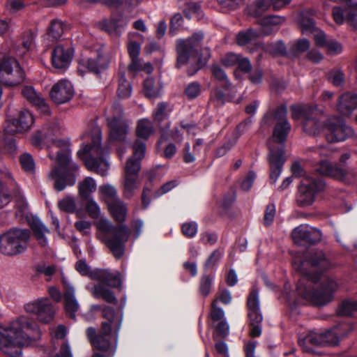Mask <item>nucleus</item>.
<instances>
[{"instance_id":"nucleus-1","label":"nucleus","mask_w":357,"mask_h":357,"mask_svg":"<svg viewBox=\"0 0 357 357\" xmlns=\"http://www.w3.org/2000/svg\"><path fill=\"white\" fill-rule=\"evenodd\" d=\"M294 270L302 275L296 285L298 294L306 301L315 306H323L331 302L337 282L332 278H326L320 289H315V284L321 280V273L331 267V262L321 250H312L304 259H294L292 262Z\"/></svg>"},{"instance_id":"nucleus-2","label":"nucleus","mask_w":357,"mask_h":357,"mask_svg":"<svg viewBox=\"0 0 357 357\" xmlns=\"http://www.w3.org/2000/svg\"><path fill=\"white\" fill-rule=\"evenodd\" d=\"M62 133L61 126L54 121L45 124L32 139V143L36 146L43 142L50 148L58 149L55 153L50 150L48 153L50 158L58 163V166L49 174V178L54 181V186L57 191H62L66 186L75 183V172L78 169V166L70 162L69 140L60 139Z\"/></svg>"},{"instance_id":"nucleus-3","label":"nucleus","mask_w":357,"mask_h":357,"mask_svg":"<svg viewBox=\"0 0 357 357\" xmlns=\"http://www.w3.org/2000/svg\"><path fill=\"white\" fill-rule=\"evenodd\" d=\"M0 349L10 357H22L21 348L33 344L40 339L38 324L20 317L7 326H0Z\"/></svg>"},{"instance_id":"nucleus-4","label":"nucleus","mask_w":357,"mask_h":357,"mask_svg":"<svg viewBox=\"0 0 357 357\" xmlns=\"http://www.w3.org/2000/svg\"><path fill=\"white\" fill-rule=\"evenodd\" d=\"M107 206L115 220L121 224L114 225L105 218L100 219L97 224L100 232L98 238L109 248L116 259H120L124 255L125 245L131 233L130 228L123 223L126 220L127 210L120 199L109 204Z\"/></svg>"},{"instance_id":"nucleus-5","label":"nucleus","mask_w":357,"mask_h":357,"mask_svg":"<svg viewBox=\"0 0 357 357\" xmlns=\"http://www.w3.org/2000/svg\"><path fill=\"white\" fill-rule=\"evenodd\" d=\"M287 110L285 106L278 107L274 115L276 121L273 132L272 141L269 142L268 161L270 163V179L276 182L281 174L285 162L284 155V142L291 130V125L287 119Z\"/></svg>"},{"instance_id":"nucleus-6","label":"nucleus","mask_w":357,"mask_h":357,"mask_svg":"<svg viewBox=\"0 0 357 357\" xmlns=\"http://www.w3.org/2000/svg\"><path fill=\"white\" fill-rule=\"evenodd\" d=\"M102 317L105 319L102 323L101 328L98 335L93 327L86 329V335L97 349L108 352V356L114 355L118 339V333L123 321V312L116 311L112 307L105 305L102 310Z\"/></svg>"},{"instance_id":"nucleus-7","label":"nucleus","mask_w":357,"mask_h":357,"mask_svg":"<svg viewBox=\"0 0 357 357\" xmlns=\"http://www.w3.org/2000/svg\"><path fill=\"white\" fill-rule=\"evenodd\" d=\"M100 133L97 130L91 135V143L85 145L78 151L77 155L86 167L102 176L107 175L109 164L107 161L108 153L101 146Z\"/></svg>"},{"instance_id":"nucleus-8","label":"nucleus","mask_w":357,"mask_h":357,"mask_svg":"<svg viewBox=\"0 0 357 357\" xmlns=\"http://www.w3.org/2000/svg\"><path fill=\"white\" fill-rule=\"evenodd\" d=\"M145 144L137 140L133 146V156L130 157L125 167L123 193L125 197H131L139 188V172L141 169V160L144 157Z\"/></svg>"},{"instance_id":"nucleus-9","label":"nucleus","mask_w":357,"mask_h":357,"mask_svg":"<svg viewBox=\"0 0 357 357\" xmlns=\"http://www.w3.org/2000/svg\"><path fill=\"white\" fill-rule=\"evenodd\" d=\"M30 233L27 229H13L0 235V252L6 256L24 252L28 245Z\"/></svg>"},{"instance_id":"nucleus-10","label":"nucleus","mask_w":357,"mask_h":357,"mask_svg":"<svg viewBox=\"0 0 357 357\" xmlns=\"http://www.w3.org/2000/svg\"><path fill=\"white\" fill-rule=\"evenodd\" d=\"M324 188L325 183L322 179L310 175L304 176L298 187L296 199L298 205L301 207L312 205L317 194L323 191Z\"/></svg>"},{"instance_id":"nucleus-11","label":"nucleus","mask_w":357,"mask_h":357,"mask_svg":"<svg viewBox=\"0 0 357 357\" xmlns=\"http://www.w3.org/2000/svg\"><path fill=\"white\" fill-rule=\"evenodd\" d=\"M25 75L17 61L11 56H4L0 61V83L13 87L23 82Z\"/></svg>"},{"instance_id":"nucleus-12","label":"nucleus","mask_w":357,"mask_h":357,"mask_svg":"<svg viewBox=\"0 0 357 357\" xmlns=\"http://www.w3.org/2000/svg\"><path fill=\"white\" fill-rule=\"evenodd\" d=\"M203 38L204 33L202 31H197L187 39H179L177 40L176 66L178 68L185 64L190 58L197 57L198 47Z\"/></svg>"},{"instance_id":"nucleus-13","label":"nucleus","mask_w":357,"mask_h":357,"mask_svg":"<svg viewBox=\"0 0 357 357\" xmlns=\"http://www.w3.org/2000/svg\"><path fill=\"white\" fill-rule=\"evenodd\" d=\"M326 138L330 143L339 142L351 137L354 130L344 123L340 118H332L327 120L325 123Z\"/></svg>"},{"instance_id":"nucleus-14","label":"nucleus","mask_w":357,"mask_h":357,"mask_svg":"<svg viewBox=\"0 0 357 357\" xmlns=\"http://www.w3.org/2000/svg\"><path fill=\"white\" fill-rule=\"evenodd\" d=\"M24 310L28 313L36 315L39 321L48 323L54 316L55 310L47 298H38L24 305Z\"/></svg>"},{"instance_id":"nucleus-15","label":"nucleus","mask_w":357,"mask_h":357,"mask_svg":"<svg viewBox=\"0 0 357 357\" xmlns=\"http://www.w3.org/2000/svg\"><path fill=\"white\" fill-rule=\"evenodd\" d=\"M294 242L297 245L316 244L321 241V230L309 225H301L291 233Z\"/></svg>"},{"instance_id":"nucleus-16","label":"nucleus","mask_w":357,"mask_h":357,"mask_svg":"<svg viewBox=\"0 0 357 357\" xmlns=\"http://www.w3.org/2000/svg\"><path fill=\"white\" fill-rule=\"evenodd\" d=\"M130 19L122 13H112L108 19L99 22V27L112 36L119 37L125 31Z\"/></svg>"},{"instance_id":"nucleus-17","label":"nucleus","mask_w":357,"mask_h":357,"mask_svg":"<svg viewBox=\"0 0 357 357\" xmlns=\"http://www.w3.org/2000/svg\"><path fill=\"white\" fill-rule=\"evenodd\" d=\"M324 115L316 106L308 107V112L305 113L303 123L304 132L309 135H318L325 129V124L322 123Z\"/></svg>"},{"instance_id":"nucleus-18","label":"nucleus","mask_w":357,"mask_h":357,"mask_svg":"<svg viewBox=\"0 0 357 357\" xmlns=\"http://www.w3.org/2000/svg\"><path fill=\"white\" fill-rule=\"evenodd\" d=\"M33 123L32 114L29 111L24 109L19 113L17 118L6 121L4 131L8 135L22 132L29 129Z\"/></svg>"},{"instance_id":"nucleus-19","label":"nucleus","mask_w":357,"mask_h":357,"mask_svg":"<svg viewBox=\"0 0 357 357\" xmlns=\"http://www.w3.org/2000/svg\"><path fill=\"white\" fill-rule=\"evenodd\" d=\"M119 114L108 119L109 137L112 140L123 142L126 139L128 131V125L121 115L122 109L120 107L115 109Z\"/></svg>"},{"instance_id":"nucleus-20","label":"nucleus","mask_w":357,"mask_h":357,"mask_svg":"<svg viewBox=\"0 0 357 357\" xmlns=\"http://www.w3.org/2000/svg\"><path fill=\"white\" fill-rule=\"evenodd\" d=\"M73 56V50L70 44L58 45L52 52L53 66L59 70H66L70 66Z\"/></svg>"},{"instance_id":"nucleus-21","label":"nucleus","mask_w":357,"mask_h":357,"mask_svg":"<svg viewBox=\"0 0 357 357\" xmlns=\"http://www.w3.org/2000/svg\"><path fill=\"white\" fill-rule=\"evenodd\" d=\"M109 59L107 54H105L101 50H98L96 58H82L79 61L78 71L82 75L84 72L81 67L85 68L89 71L99 73L107 68Z\"/></svg>"},{"instance_id":"nucleus-22","label":"nucleus","mask_w":357,"mask_h":357,"mask_svg":"<svg viewBox=\"0 0 357 357\" xmlns=\"http://www.w3.org/2000/svg\"><path fill=\"white\" fill-rule=\"evenodd\" d=\"M50 98L56 104H63L74 96V89L70 82L61 79L53 85L50 93Z\"/></svg>"},{"instance_id":"nucleus-23","label":"nucleus","mask_w":357,"mask_h":357,"mask_svg":"<svg viewBox=\"0 0 357 357\" xmlns=\"http://www.w3.org/2000/svg\"><path fill=\"white\" fill-rule=\"evenodd\" d=\"M315 171L321 175L331 176L342 181L347 180L348 174L345 169L327 160H321L315 168Z\"/></svg>"},{"instance_id":"nucleus-24","label":"nucleus","mask_w":357,"mask_h":357,"mask_svg":"<svg viewBox=\"0 0 357 357\" xmlns=\"http://www.w3.org/2000/svg\"><path fill=\"white\" fill-rule=\"evenodd\" d=\"M333 17L337 24H342L346 21L357 29V6L347 7L344 10L340 6H335L333 8Z\"/></svg>"},{"instance_id":"nucleus-25","label":"nucleus","mask_w":357,"mask_h":357,"mask_svg":"<svg viewBox=\"0 0 357 357\" xmlns=\"http://www.w3.org/2000/svg\"><path fill=\"white\" fill-rule=\"evenodd\" d=\"M91 279L100 281L110 287L120 288L121 285V274L119 271L95 269L91 273Z\"/></svg>"},{"instance_id":"nucleus-26","label":"nucleus","mask_w":357,"mask_h":357,"mask_svg":"<svg viewBox=\"0 0 357 357\" xmlns=\"http://www.w3.org/2000/svg\"><path fill=\"white\" fill-rule=\"evenodd\" d=\"M351 330H353V327L350 324H342L335 326L332 330L321 332V335L323 346H333L337 344L340 337L347 335L348 332Z\"/></svg>"},{"instance_id":"nucleus-27","label":"nucleus","mask_w":357,"mask_h":357,"mask_svg":"<svg viewBox=\"0 0 357 357\" xmlns=\"http://www.w3.org/2000/svg\"><path fill=\"white\" fill-rule=\"evenodd\" d=\"M252 123V119L248 118L245 121L241 123L233 132L231 137L227 138L225 142L215 151L216 157L224 156L237 142L239 137L244 132L245 127Z\"/></svg>"},{"instance_id":"nucleus-28","label":"nucleus","mask_w":357,"mask_h":357,"mask_svg":"<svg viewBox=\"0 0 357 357\" xmlns=\"http://www.w3.org/2000/svg\"><path fill=\"white\" fill-rule=\"evenodd\" d=\"M63 284L64 287V307L66 314L70 318L75 319V313L79 309V303L75 295V289L71 284L65 279L63 280Z\"/></svg>"},{"instance_id":"nucleus-29","label":"nucleus","mask_w":357,"mask_h":357,"mask_svg":"<svg viewBox=\"0 0 357 357\" xmlns=\"http://www.w3.org/2000/svg\"><path fill=\"white\" fill-rule=\"evenodd\" d=\"M22 93L25 99L40 109L41 112L45 114L50 113V108L45 100L33 86H25L22 91Z\"/></svg>"},{"instance_id":"nucleus-30","label":"nucleus","mask_w":357,"mask_h":357,"mask_svg":"<svg viewBox=\"0 0 357 357\" xmlns=\"http://www.w3.org/2000/svg\"><path fill=\"white\" fill-rule=\"evenodd\" d=\"M317 13V10L311 8H305L299 13L297 22L303 34H309L310 32L315 30L316 24L314 17Z\"/></svg>"},{"instance_id":"nucleus-31","label":"nucleus","mask_w":357,"mask_h":357,"mask_svg":"<svg viewBox=\"0 0 357 357\" xmlns=\"http://www.w3.org/2000/svg\"><path fill=\"white\" fill-rule=\"evenodd\" d=\"M357 109V93L346 92L338 99L337 109L343 116H349Z\"/></svg>"},{"instance_id":"nucleus-32","label":"nucleus","mask_w":357,"mask_h":357,"mask_svg":"<svg viewBox=\"0 0 357 357\" xmlns=\"http://www.w3.org/2000/svg\"><path fill=\"white\" fill-rule=\"evenodd\" d=\"M247 305L248 308L249 319L253 323H261L263 317L260 310L259 291L257 289H253L249 294L247 300Z\"/></svg>"},{"instance_id":"nucleus-33","label":"nucleus","mask_w":357,"mask_h":357,"mask_svg":"<svg viewBox=\"0 0 357 357\" xmlns=\"http://www.w3.org/2000/svg\"><path fill=\"white\" fill-rule=\"evenodd\" d=\"M300 346L305 352H314L312 346H323L321 333L310 332L298 340Z\"/></svg>"},{"instance_id":"nucleus-34","label":"nucleus","mask_w":357,"mask_h":357,"mask_svg":"<svg viewBox=\"0 0 357 357\" xmlns=\"http://www.w3.org/2000/svg\"><path fill=\"white\" fill-rule=\"evenodd\" d=\"M91 294L96 298H101L109 303H117V299L114 292L107 288L103 284L98 283L91 288Z\"/></svg>"},{"instance_id":"nucleus-35","label":"nucleus","mask_w":357,"mask_h":357,"mask_svg":"<svg viewBox=\"0 0 357 357\" xmlns=\"http://www.w3.org/2000/svg\"><path fill=\"white\" fill-rule=\"evenodd\" d=\"M153 126L151 121L146 119L139 120L136 128L137 136L139 139H136L133 144H135L137 140L145 143L144 141L149 139L153 134ZM144 144L146 145V144ZM133 146L134 145H132V146Z\"/></svg>"},{"instance_id":"nucleus-36","label":"nucleus","mask_w":357,"mask_h":357,"mask_svg":"<svg viewBox=\"0 0 357 357\" xmlns=\"http://www.w3.org/2000/svg\"><path fill=\"white\" fill-rule=\"evenodd\" d=\"M36 37V32L31 29L25 30L21 37L22 47L20 50H17L16 54L22 56L26 52L32 50L35 46V39Z\"/></svg>"},{"instance_id":"nucleus-37","label":"nucleus","mask_w":357,"mask_h":357,"mask_svg":"<svg viewBox=\"0 0 357 357\" xmlns=\"http://www.w3.org/2000/svg\"><path fill=\"white\" fill-rule=\"evenodd\" d=\"M275 0H256L248 8L250 15L259 17L268 11L271 7L273 8Z\"/></svg>"},{"instance_id":"nucleus-38","label":"nucleus","mask_w":357,"mask_h":357,"mask_svg":"<svg viewBox=\"0 0 357 357\" xmlns=\"http://www.w3.org/2000/svg\"><path fill=\"white\" fill-rule=\"evenodd\" d=\"M33 232L42 246L47 244V241L45 234L49 233L47 227L38 218L33 219L30 223Z\"/></svg>"},{"instance_id":"nucleus-39","label":"nucleus","mask_w":357,"mask_h":357,"mask_svg":"<svg viewBox=\"0 0 357 357\" xmlns=\"http://www.w3.org/2000/svg\"><path fill=\"white\" fill-rule=\"evenodd\" d=\"M144 92L149 98H156L161 95V85L153 77H148L144 82Z\"/></svg>"},{"instance_id":"nucleus-40","label":"nucleus","mask_w":357,"mask_h":357,"mask_svg":"<svg viewBox=\"0 0 357 357\" xmlns=\"http://www.w3.org/2000/svg\"><path fill=\"white\" fill-rule=\"evenodd\" d=\"M63 33V24L59 20H53L47 29V39L52 42L58 40Z\"/></svg>"},{"instance_id":"nucleus-41","label":"nucleus","mask_w":357,"mask_h":357,"mask_svg":"<svg viewBox=\"0 0 357 357\" xmlns=\"http://www.w3.org/2000/svg\"><path fill=\"white\" fill-rule=\"evenodd\" d=\"M328 80L336 87H342L345 83V74L342 69L335 68L329 70L326 73Z\"/></svg>"},{"instance_id":"nucleus-42","label":"nucleus","mask_w":357,"mask_h":357,"mask_svg":"<svg viewBox=\"0 0 357 357\" xmlns=\"http://www.w3.org/2000/svg\"><path fill=\"white\" fill-rule=\"evenodd\" d=\"M169 128L170 122L169 121L165 123L164 127L160 128V131L162 132L161 140H167L169 138H171L176 142L181 143L183 141V137L180 130L177 127H175L169 134L167 133V131L169 130Z\"/></svg>"},{"instance_id":"nucleus-43","label":"nucleus","mask_w":357,"mask_h":357,"mask_svg":"<svg viewBox=\"0 0 357 357\" xmlns=\"http://www.w3.org/2000/svg\"><path fill=\"white\" fill-rule=\"evenodd\" d=\"M132 93V87L130 82L126 79L125 75L119 73V86L117 94L121 98H129Z\"/></svg>"},{"instance_id":"nucleus-44","label":"nucleus","mask_w":357,"mask_h":357,"mask_svg":"<svg viewBox=\"0 0 357 357\" xmlns=\"http://www.w3.org/2000/svg\"><path fill=\"white\" fill-rule=\"evenodd\" d=\"M96 189V183L91 177H86L82 182L79 183V193L84 198L89 197V194Z\"/></svg>"},{"instance_id":"nucleus-45","label":"nucleus","mask_w":357,"mask_h":357,"mask_svg":"<svg viewBox=\"0 0 357 357\" xmlns=\"http://www.w3.org/2000/svg\"><path fill=\"white\" fill-rule=\"evenodd\" d=\"M99 190L102 198L107 205L119 200L116 195V189L110 185H105L100 187Z\"/></svg>"},{"instance_id":"nucleus-46","label":"nucleus","mask_w":357,"mask_h":357,"mask_svg":"<svg viewBox=\"0 0 357 357\" xmlns=\"http://www.w3.org/2000/svg\"><path fill=\"white\" fill-rule=\"evenodd\" d=\"M214 281V276L211 275H203L199 281V292L204 296L209 295Z\"/></svg>"},{"instance_id":"nucleus-47","label":"nucleus","mask_w":357,"mask_h":357,"mask_svg":"<svg viewBox=\"0 0 357 357\" xmlns=\"http://www.w3.org/2000/svg\"><path fill=\"white\" fill-rule=\"evenodd\" d=\"M264 32L263 31L258 32L252 29L240 32L236 36L237 43L239 45H245L257 38L260 34L264 33Z\"/></svg>"},{"instance_id":"nucleus-48","label":"nucleus","mask_w":357,"mask_h":357,"mask_svg":"<svg viewBox=\"0 0 357 357\" xmlns=\"http://www.w3.org/2000/svg\"><path fill=\"white\" fill-rule=\"evenodd\" d=\"M357 310V301H344L337 309L340 316H349Z\"/></svg>"},{"instance_id":"nucleus-49","label":"nucleus","mask_w":357,"mask_h":357,"mask_svg":"<svg viewBox=\"0 0 357 357\" xmlns=\"http://www.w3.org/2000/svg\"><path fill=\"white\" fill-rule=\"evenodd\" d=\"M213 76L218 80L222 82V87L228 89L231 85L225 71L218 66L213 65L211 67Z\"/></svg>"},{"instance_id":"nucleus-50","label":"nucleus","mask_w":357,"mask_h":357,"mask_svg":"<svg viewBox=\"0 0 357 357\" xmlns=\"http://www.w3.org/2000/svg\"><path fill=\"white\" fill-rule=\"evenodd\" d=\"M184 93L188 99L196 98L201 93L200 84L197 82L188 84L185 89Z\"/></svg>"},{"instance_id":"nucleus-51","label":"nucleus","mask_w":357,"mask_h":357,"mask_svg":"<svg viewBox=\"0 0 357 357\" xmlns=\"http://www.w3.org/2000/svg\"><path fill=\"white\" fill-rule=\"evenodd\" d=\"M58 206L61 211L73 213L75 211L76 204L72 197L67 196L59 202Z\"/></svg>"},{"instance_id":"nucleus-52","label":"nucleus","mask_w":357,"mask_h":357,"mask_svg":"<svg viewBox=\"0 0 357 357\" xmlns=\"http://www.w3.org/2000/svg\"><path fill=\"white\" fill-rule=\"evenodd\" d=\"M183 13L185 16L188 19H190L192 15L199 16L202 13L201 7L197 2L188 1L185 3Z\"/></svg>"},{"instance_id":"nucleus-53","label":"nucleus","mask_w":357,"mask_h":357,"mask_svg":"<svg viewBox=\"0 0 357 357\" xmlns=\"http://www.w3.org/2000/svg\"><path fill=\"white\" fill-rule=\"evenodd\" d=\"M22 169L26 172H32L35 167V162L32 156L27 153L22 154L20 158Z\"/></svg>"},{"instance_id":"nucleus-54","label":"nucleus","mask_w":357,"mask_h":357,"mask_svg":"<svg viewBox=\"0 0 357 357\" xmlns=\"http://www.w3.org/2000/svg\"><path fill=\"white\" fill-rule=\"evenodd\" d=\"M330 55H337L342 53V46L337 40L330 38L324 47Z\"/></svg>"},{"instance_id":"nucleus-55","label":"nucleus","mask_w":357,"mask_h":357,"mask_svg":"<svg viewBox=\"0 0 357 357\" xmlns=\"http://www.w3.org/2000/svg\"><path fill=\"white\" fill-rule=\"evenodd\" d=\"M310 33L313 34L316 45L321 47H324L330 39L327 38L324 31L318 29L317 27L315 28V30L313 31V32H310Z\"/></svg>"},{"instance_id":"nucleus-56","label":"nucleus","mask_w":357,"mask_h":357,"mask_svg":"<svg viewBox=\"0 0 357 357\" xmlns=\"http://www.w3.org/2000/svg\"><path fill=\"white\" fill-rule=\"evenodd\" d=\"M86 210L92 218H98L100 215V208L98 204L92 199H89L86 205Z\"/></svg>"},{"instance_id":"nucleus-57","label":"nucleus","mask_w":357,"mask_h":357,"mask_svg":"<svg viewBox=\"0 0 357 357\" xmlns=\"http://www.w3.org/2000/svg\"><path fill=\"white\" fill-rule=\"evenodd\" d=\"M197 227L195 222L183 223L181 227L182 232L188 238H192L197 234Z\"/></svg>"},{"instance_id":"nucleus-58","label":"nucleus","mask_w":357,"mask_h":357,"mask_svg":"<svg viewBox=\"0 0 357 357\" xmlns=\"http://www.w3.org/2000/svg\"><path fill=\"white\" fill-rule=\"evenodd\" d=\"M167 104L164 102H159L153 112V119L157 122L162 121L167 116L165 110Z\"/></svg>"},{"instance_id":"nucleus-59","label":"nucleus","mask_w":357,"mask_h":357,"mask_svg":"<svg viewBox=\"0 0 357 357\" xmlns=\"http://www.w3.org/2000/svg\"><path fill=\"white\" fill-rule=\"evenodd\" d=\"M11 200V195L6 185L0 181V207L6 206Z\"/></svg>"},{"instance_id":"nucleus-60","label":"nucleus","mask_w":357,"mask_h":357,"mask_svg":"<svg viewBox=\"0 0 357 357\" xmlns=\"http://www.w3.org/2000/svg\"><path fill=\"white\" fill-rule=\"evenodd\" d=\"M75 269L82 275L89 276L91 279V273L93 271H91L90 266L86 264L85 259H80L75 264Z\"/></svg>"},{"instance_id":"nucleus-61","label":"nucleus","mask_w":357,"mask_h":357,"mask_svg":"<svg viewBox=\"0 0 357 357\" xmlns=\"http://www.w3.org/2000/svg\"><path fill=\"white\" fill-rule=\"evenodd\" d=\"M36 271L38 273L44 274L48 278H51L56 273V266L54 265L47 266L45 264H40L36 266Z\"/></svg>"},{"instance_id":"nucleus-62","label":"nucleus","mask_w":357,"mask_h":357,"mask_svg":"<svg viewBox=\"0 0 357 357\" xmlns=\"http://www.w3.org/2000/svg\"><path fill=\"white\" fill-rule=\"evenodd\" d=\"M183 22V16L181 13H176L171 19L169 34L174 36L176 30L180 27Z\"/></svg>"},{"instance_id":"nucleus-63","label":"nucleus","mask_w":357,"mask_h":357,"mask_svg":"<svg viewBox=\"0 0 357 357\" xmlns=\"http://www.w3.org/2000/svg\"><path fill=\"white\" fill-rule=\"evenodd\" d=\"M74 226L76 229L81 232L83 235H88L90 234L89 230L91 227V222L90 221L79 220L75 222Z\"/></svg>"},{"instance_id":"nucleus-64","label":"nucleus","mask_w":357,"mask_h":357,"mask_svg":"<svg viewBox=\"0 0 357 357\" xmlns=\"http://www.w3.org/2000/svg\"><path fill=\"white\" fill-rule=\"evenodd\" d=\"M15 200L17 208L21 213H25L28 209V203L24 195L21 192H18L15 195Z\"/></svg>"}]
</instances>
